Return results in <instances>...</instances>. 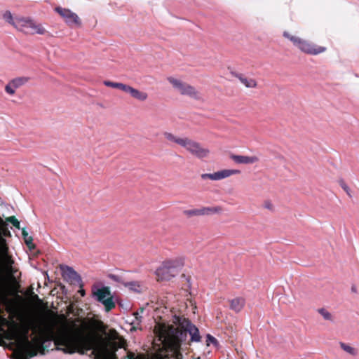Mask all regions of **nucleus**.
Returning <instances> with one entry per match:
<instances>
[{
    "instance_id": "obj_1",
    "label": "nucleus",
    "mask_w": 359,
    "mask_h": 359,
    "mask_svg": "<svg viewBox=\"0 0 359 359\" xmlns=\"http://www.w3.org/2000/svg\"><path fill=\"white\" fill-rule=\"evenodd\" d=\"M173 323L178 327L165 323H156L154 329L155 341L165 351V356L173 359H182L181 346L186 341L187 334L191 336V341H199L201 337L198 329L183 317L175 316Z\"/></svg>"
},
{
    "instance_id": "obj_2",
    "label": "nucleus",
    "mask_w": 359,
    "mask_h": 359,
    "mask_svg": "<svg viewBox=\"0 0 359 359\" xmlns=\"http://www.w3.org/2000/svg\"><path fill=\"white\" fill-rule=\"evenodd\" d=\"M57 350L72 354L78 352L84 354L93 348L94 342L88 337L68 330H60L53 337Z\"/></svg>"
},
{
    "instance_id": "obj_3",
    "label": "nucleus",
    "mask_w": 359,
    "mask_h": 359,
    "mask_svg": "<svg viewBox=\"0 0 359 359\" xmlns=\"http://www.w3.org/2000/svg\"><path fill=\"white\" fill-rule=\"evenodd\" d=\"M29 325L22 329L21 336H18L16 348L14 351L16 359H29L37 355L36 347H41L43 344L50 341V339L41 329H34V337L29 340Z\"/></svg>"
},
{
    "instance_id": "obj_4",
    "label": "nucleus",
    "mask_w": 359,
    "mask_h": 359,
    "mask_svg": "<svg viewBox=\"0 0 359 359\" xmlns=\"http://www.w3.org/2000/svg\"><path fill=\"white\" fill-rule=\"evenodd\" d=\"M184 264L182 257H175L165 260L156 271L158 280H170L175 277L180 272Z\"/></svg>"
},
{
    "instance_id": "obj_5",
    "label": "nucleus",
    "mask_w": 359,
    "mask_h": 359,
    "mask_svg": "<svg viewBox=\"0 0 359 359\" xmlns=\"http://www.w3.org/2000/svg\"><path fill=\"white\" fill-rule=\"evenodd\" d=\"M175 92L182 96H187L196 100H201V93L193 86L180 79L172 76L167 78Z\"/></svg>"
},
{
    "instance_id": "obj_6",
    "label": "nucleus",
    "mask_w": 359,
    "mask_h": 359,
    "mask_svg": "<svg viewBox=\"0 0 359 359\" xmlns=\"http://www.w3.org/2000/svg\"><path fill=\"white\" fill-rule=\"evenodd\" d=\"M283 36L289 39L291 42H292L294 46L306 54L318 55L319 53H323L326 50L325 47L318 46L298 36H293L287 32H283Z\"/></svg>"
},
{
    "instance_id": "obj_7",
    "label": "nucleus",
    "mask_w": 359,
    "mask_h": 359,
    "mask_svg": "<svg viewBox=\"0 0 359 359\" xmlns=\"http://www.w3.org/2000/svg\"><path fill=\"white\" fill-rule=\"evenodd\" d=\"M120 347L116 342L103 343L94 348L93 353L95 359H118L116 351Z\"/></svg>"
},
{
    "instance_id": "obj_8",
    "label": "nucleus",
    "mask_w": 359,
    "mask_h": 359,
    "mask_svg": "<svg viewBox=\"0 0 359 359\" xmlns=\"http://www.w3.org/2000/svg\"><path fill=\"white\" fill-rule=\"evenodd\" d=\"M182 147L199 159L208 158L210 154L208 148L204 147L199 142L186 137Z\"/></svg>"
},
{
    "instance_id": "obj_9",
    "label": "nucleus",
    "mask_w": 359,
    "mask_h": 359,
    "mask_svg": "<svg viewBox=\"0 0 359 359\" xmlns=\"http://www.w3.org/2000/svg\"><path fill=\"white\" fill-rule=\"evenodd\" d=\"M93 295L97 302L104 306L106 311H109L115 307V303L108 287L93 289Z\"/></svg>"
},
{
    "instance_id": "obj_10",
    "label": "nucleus",
    "mask_w": 359,
    "mask_h": 359,
    "mask_svg": "<svg viewBox=\"0 0 359 359\" xmlns=\"http://www.w3.org/2000/svg\"><path fill=\"white\" fill-rule=\"evenodd\" d=\"M222 208L219 206L215 207H202L200 208H194L190 210H185L183 211V215L188 218L193 217H200L205 215H210L219 213L222 211Z\"/></svg>"
},
{
    "instance_id": "obj_11",
    "label": "nucleus",
    "mask_w": 359,
    "mask_h": 359,
    "mask_svg": "<svg viewBox=\"0 0 359 359\" xmlns=\"http://www.w3.org/2000/svg\"><path fill=\"white\" fill-rule=\"evenodd\" d=\"M239 170L224 169L213 173H203L201 175V179H209L213 181L221 180L233 175L240 174Z\"/></svg>"
},
{
    "instance_id": "obj_12",
    "label": "nucleus",
    "mask_w": 359,
    "mask_h": 359,
    "mask_svg": "<svg viewBox=\"0 0 359 359\" xmlns=\"http://www.w3.org/2000/svg\"><path fill=\"white\" fill-rule=\"evenodd\" d=\"M60 268L62 276L65 280L69 282L71 284L81 283V276L76 271L74 270L73 268L66 265H60Z\"/></svg>"
},
{
    "instance_id": "obj_13",
    "label": "nucleus",
    "mask_w": 359,
    "mask_h": 359,
    "mask_svg": "<svg viewBox=\"0 0 359 359\" xmlns=\"http://www.w3.org/2000/svg\"><path fill=\"white\" fill-rule=\"evenodd\" d=\"M30 80L27 76L16 77L11 80L5 86V91L9 95H14L15 90L27 84Z\"/></svg>"
},
{
    "instance_id": "obj_14",
    "label": "nucleus",
    "mask_w": 359,
    "mask_h": 359,
    "mask_svg": "<svg viewBox=\"0 0 359 359\" xmlns=\"http://www.w3.org/2000/svg\"><path fill=\"white\" fill-rule=\"evenodd\" d=\"M55 11L65 19L69 25H80L81 22L78 15L69 9L57 7Z\"/></svg>"
},
{
    "instance_id": "obj_15",
    "label": "nucleus",
    "mask_w": 359,
    "mask_h": 359,
    "mask_svg": "<svg viewBox=\"0 0 359 359\" xmlns=\"http://www.w3.org/2000/svg\"><path fill=\"white\" fill-rule=\"evenodd\" d=\"M231 160H233L236 163L238 164H245V165H250L257 163L259 159L256 156H242V155H236L231 154L230 156Z\"/></svg>"
},
{
    "instance_id": "obj_16",
    "label": "nucleus",
    "mask_w": 359,
    "mask_h": 359,
    "mask_svg": "<svg viewBox=\"0 0 359 359\" xmlns=\"http://www.w3.org/2000/svg\"><path fill=\"white\" fill-rule=\"evenodd\" d=\"M231 74L236 78H237L240 81V82L246 88H257V82L253 78L247 77L242 74H238L236 72H231Z\"/></svg>"
},
{
    "instance_id": "obj_17",
    "label": "nucleus",
    "mask_w": 359,
    "mask_h": 359,
    "mask_svg": "<svg viewBox=\"0 0 359 359\" xmlns=\"http://www.w3.org/2000/svg\"><path fill=\"white\" fill-rule=\"evenodd\" d=\"M126 93L130 94L132 97L141 102L145 101L148 98L147 93L139 90L128 85L126 88Z\"/></svg>"
},
{
    "instance_id": "obj_18",
    "label": "nucleus",
    "mask_w": 359,
    "mask_h": 359,
    "mask_svg": "<svg viewBox=\"0 0 359 359\" xmlns=\"http://www.w3.org/2000/svg\"><path fill=\"white\" fill-rule=\"evenodd\" d=\"M32 21L33 20L29 18L19 17V18L15 21V27L18 30L24 32L25 34H27V30H29L31 25L30 24H32Z\"/></svg>"
},
{
    "instance_id": "obj_19",
    "label": "nucleus",
    "mask_w": 359,
    "mask_h": 359,
    "mask_svg": "<svg viewBox=\"0 0 359 359\" xmlns=\"http://www.w3.org/2000/svg\"><path fill=\"white\" fill-rule=\"evenodd\" d=\"M30 25H31L29 27V30H27V34H37L43 35L48 32L41 24H38V23L35 22L34 20L32 21V24H30Z\"/></svg>"
},
{
    "instance_id": "obj_20",
    "label": "nucleus",
    "mask_w": 359,
    "mask_h": 359,
    "mask_svg": "<svg viewBox=\"0 0 359 359\" xmlns=\"http://www.w3.org/2000/svg\"><path fill=\"white\" fill-rule=\"evenodd\" d=\"M245 304V299L242 297H236L230 301V308L236 312L241 311Z\"/></svg>"
},
{
    "instance_id": "obj_21",
    "label": "nucleus",
    "mask_w": 359,
    "mask_h": 359,
    "mask_svg": "<svg viewBox=\"0 0 359 359\" xmlns=\"http://www.w3.org/2000/svg\"><path fill=\"white\" fill-rule=\"evenodd\" d=\"M163 137L169 142H174L177 144L178 145L182 147V144L184 141V137H180L175 136L174 134L169 132H164Z\"/></svg>"
},
{
    "instance_id": "obj_22",
    "label": "nucleus",
    "mask_w": 359,
    "mask_h": 359,
    "mask_svg": "<svg viewBox=\"0 0 359 359\" xmlns=\"http://www.w3.org/2000/svg\"><path fill=\"white\" fill-rule=\"evenodd\" d=\"M123 285L128 288L130 290L137 293L142 292L144 289V287L137 281L123 283Z\"/></svg>"
},
{
    "instance_id": "obj_23",
    "label": "nucleus",
    "mask_w": 359,
    "mask_h": 359,
    "mask_svg": "<svg viewBox=\"0 0 359 359\" xmlns=\"http://www.w3.org/2000/svg\"><path fill=\"white\" fill-rule=\"evenodd\" d=\"M339 346L342 350H344L345 352L350 354L351 355L355 356L358 355V349L350 346L349 344L344 342H340Z\"/></svg>"
},
{
    "instance_id": "obj_24",
    "label": "nucleus",
    "mask_w": 359,
    "mask_h": 359,
    "mask_svg": "<svg viewBox=\"0 0 359 359\" xmlns=\"http://www.w3.org/2000/svg\"><path fill=\"white\" fill-rule=\"evenodd\" d=\"M104 84L108 87H111V88H118L121 90H123V92H126V88L128 86V85L122 83L112 82V81H104Z\"/></svg>"
},
{
    "instance_id": "obj_25",
    "label": "nucleus",
    "mask_w": 359,
    "mask_h": 359,
    "mask_svg": "<svg viewBox=\"0 0 359 359\" xmlns=\"http://www.w3.org/2000/svg\"><path fill=\"white\" fill-rule=\"evenodd\" d=\"M22 237L25 240V242L26 243V245L29 248H34V245L33 244V238L32 236H29L28 234V232L26 231L25 229H22Z\"/></svg>"
},
{
    "instance_id": "obj_26",
    "label": "nucleus",
    "mask_w": 359,
    "mask_h": 359,
    "mask_svg": "<svg viewBox=\"0 0 359 359\" xmlns=\"http://www.w3.org/2000/svg\"><path fill=\"white\" fill-rule=\"evenodd\" d=\"M3 18L5 21L12 25L15 27V21L19 17L13 18L10 11H6L3 15Z\"/></svg>"
},
{
    "instance_id": "obj_27",
    "label": "nucleus",
    "mask_w": 359,
    "mask_h": 359,
    "mask_svg": "<svg viewBox=\"0 0 359 359\" xmlns=\"http://www.w3.org/2000/svg\"><path fill=\"white\" fill-rule=\"evenodd\" d=\"M318 312L323 316V318L331 322L334 321V317L331 313H330L325 309L321 308L318 310Z\"/></svg>"
},
{
    "instance_id": "obj_28",
    "label": "nucleus",
    "mask_w": 359,
    "mask_h": 359,
    "mask_svg": "<svg viewBox=\"0 0 359 359\" xmlns=\"http://www.w3.org/2000/svg\"><path fill=\"white\" fill-rule=\"evenodd\" d=\"M123 359H144V357L142 355H136L132 351H127L126 355Z\"/></svg>"
},
{
    "instance_id": "obj_29",
    "label": "nucleus",
    "mask_w": 359,
    "mask_h": 359,
    "mask_svg": "<svg viewBox=\"0 0 359 359\" xmlns=\"http://www.w3.org/2000/svg\"><path fill=\"white\" fill-rule=\"evenodd\" d=\"M6 222L11 223L15 228L20 229V222L15 216H11L6 218Z\"/></svg>"
},
{
    "instance_id": "obj_30",
    "label": "nucleus",
    "mask_w": 359,
    "mask_h": 359,
    "mask_svg": "<svg viewBox=\"0 0 359 359\" xmlns=\"http://www.w3.org/2000/svg\"><path fill=\"white\" fill-rule=\"evenodd\" d=\"M109 278L112 280L114 282H116V283H119L121 284H122L123 285V283H126V281H125L123 280V278L118 276V275H116V274H109Z\"/></svg>"
},
{
    "instance_id": "obj_31",
    "label": "nucleus",
    "mask_w": 359,
    "mask_h": 359,
    "mask_svg": "<svg viewBox=\"0 0 359 359\" xmlns=\"http://www.w3.org/2000/svg\"><path fill=\"white\" fill-rule=\"evenodd\" d=\"M340 185L342 187V189L346 191V193L351 197V191L349 187L347 186V184L344 181H340Z\"/></svg>"
},
{
    "instance_id": "obj_32",
    "label": "nucleus",
    "mask_w": 359,
    "mask_h": 359,
    "mask_svg": "<svg viewBox=\"0 0 359 359\" xmlns=\"http://www.w3.org/2000/svg\"><path fill=\"white\" fill-rule=\"evenodd\" d=\"M134 316H135V320L133 321L132 324L138 325L140 322V318H141V316H140V315L137 312L134 313Z\"/></svg>"
},
{
    "instance_id": "obj_33",
    "label": "nucleus",
    "mask_w": 359,
    "mask_h": 359,
    "mask_svg": "<svg viewBox=\"0 0 359 359\" xmlns=\"http://www.w3.org/2000/svg\"><path fill=\"white\" fill-rule=\"evenodd\" d=\"M264 208L266 209H268V210H272L273 209V204L271 203V201H266L264 203Z\"/></svg>"
},
{
    "instance_id": "obj_34",
    "label": "nucleus",
    "mask_w": 359,
    "mask_h": 359,
    "mask_svg": "<svg viewBox=\"0 0 359 359\" xmlns=\"http://www.w3.org/2000/svg\"><path fill=\"white\" fill-rule=\"evenodd\" d=\"M80 293H81V294L82 296H84V295H85V291H84V290H83L80 291Z\"/></svg>"
},
{
    "instance_id": "obj_35",
    "label": "nucleus",
    "mask_w": 359,
    "mask_h": 359,
    "mask_svg": "<svg viewBox=\"0 0 359 359\" xmlns=\"http://www.w3.org/2000/svg\"><path fill=\"white\" fill-rule=\"evenodd\" d=\"M208 337H209L210 341H215V339L214 337H212L209 336Z\"/></svg>"
},
{
    "instance_id": "obj_36",
    "label": "nucleus",
    "mask_w": 359,
    "mask_h": 359,
    "mask_svg": "<svg viewBox=\"0 0 359 359\" xmlns=\"http://www.w3.org/2000/svg\"><path fill=\"white\" fill-rule=\"evenodd\" d=\"M41 353L44 354V351L43 350Z\"/></svg>"
},
{
    "instance_id": "obj_37",
    "label": "nucleus",
    "mask_w": 359,
    "mask_h": 359,
    "mask_svg": "<svg viewBox=\"0 0 359 359\" xmlns=\"http://www.w3.org/2000/svg\"><path fill=\"white\" fill-rule=\"evenodd\" d=\"M196 359H201V358H200V357H198V358H196Z\"/></svg>"
}]
</instances>
